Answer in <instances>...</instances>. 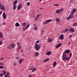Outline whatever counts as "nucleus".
<instances>
[{
  "mask_svg": "<svg viewBox=\"0 0 77 77\" xmlns=\"http://www.w3.org/2000/svg\"><path fill=\"white\" fill-rule=\"evenodd\" d=\"M76 10H72L70 13V15L69 16V17H68V20H69V19H71V18H73L74 17V16L73 15L74 13L75 12Z\"/></svg>",
  "mask_w": 77,
  "mask_h": 77,
  "instance_id": "1",
  "label": "nucleus"
},
{
  "mask_svg": "<svg viewBox=\"0 0 77 77\" xmlns=\"http://www.w3.org/2000/svg\"><path fill=\"white\" fill-rule=\"evenodd\" d=\"M62 57V60H68V56L66 55V53H63Z\"/></svg>",
  "mask_w": 77,
  "mask_h": 77,
  "instance_id": "2",
  "label": "nucleus"
},
{
  "mask_svg": "<svg viewBox=\"0 0 77 77\" xmlns=\"http://www.w3.org/2000/svg\"><path fill=\"white\" fill-rule=\"evenodd\" d=\"M52 20L51 19H49L46 20L45 22H43L42 23L43 25H45V24H48V23H50L51 21Z\"/></svg>",
  "mask_w": 77,
  "mask_h": 77,
  "instance_id": "3",
  "label": "nucleus"
},
{
  "mask_svg": "<svg viewBox=\"0 0 77 77\" xmlns=\"http://www.w3.org/2000/svg\"><path fill=\"white\" fill-rule=\"evenodd\" d=\"M14 47H15V45L12 44L8 46L7 48L8 50H10L12 49V48H14Z\"/></svg>",
  "mask_w": 77,
  "mask_h": 77,
  "instance_id": "4",
  "label": "nucleus"
},
{
  "mask_svg": "<svg viewBox=\"0 0 77 77\" xmlns=\"http://www.w3.org/2000/svg\"><path fill=\"white\" fill-rule=\"evenodd\" d=\"M35 48L36 50H39V48H41V46L38 44H36L35 46Z\"/></svg>",
  "mask_w": 77,
  "mask_h": 77,
  "instance_id": "5",
  "label": "nucleus"
},
{
  "mask_svg": "<svg viewBox=\"0 0 77 77\" xmlns=\"http://www.w3.org/2000/svg\"><path fill=\"white\" fill-rule=\"evenodd\" d=\"M58 39L61 40L63 39H64V35L63 34L61 35L58 37Z\"/></svg>",
  "mask_w": 77,
  "mask_h": 77,
  "instance_id": "6",
  "label": "nucleus"
},
{
  "mask_svg": "<svg viewBox=\"0 0 77 77\" xmlns=\"http://www.w3.org/2000/svg\"><path fill=\"white\" fill-rule=\"evenodd\" d=\"M41 15L40 14H38L37 15L36 17L35 18V21H37V20H38V18H39V17L40 16H41Z\"/></svg>",
  "mask_w": 77,
  "mask_h": 77,
  "instance_id": "7",
  "label": "nucleus"
},
{
  "mask_svg": "<svg viewBox=\"0 0 77 77\" xmlns=\"http://www.w3.org/2000/svg\"><path fill=\"white\" fill-rule=\"evenodd\" d=\"M0 7H1V9H2V10H5V6H4L3 5H1Z\"/></svg>",
  "mask_w": 77,
  "mask_h": 77,
  "instance_id": "8",
  "label": "nucleus"
},
{
  "mask_svg": "<svg viewBox=\"0 0 77 77\" xmlns=\"http://www.w3.org/2000/svg\"><path fill=\"white\" fill-rule=\"evenodd\" d=\"M46 55H48V56H50L51 54V52L50 51L46 53Z\"/></svg>",
  "mask_w": 77,
  "mask_h": 77,
  "instance_id": "9",
  "label": "nucleus"
},
{
  "mask_svg": "<svg viewBox=\"0 0 77 77\" xmlns=\"http://www.w3.org/2000/svg\"><path fill=\"white\" fill-rule=\"evenodd\" d=\"M69 31L71 32H74L75 30L74 29L72 28H71L69 29Z\"/></svg>",
  "mask_w": 77,
  "mask_h": 77,
  "instance_id": "10",
  "label": "nucleus"
},
{
  "mask_svg": "<svg viewBox=\"0 0 77 77\" xmlns=\"http://www.w3.org/2000/svg\"><path fill=\"white\" fill-rule=\"evenodd\" d=\"M53 41V39L50 38H49L48 39V42H51Z\"/></svg>",
  "mask_w": 77,
  "mask_h": 77,
  "instance_id": "11",
  "label": "nucleus"
},
{
  "mask_svg": "<svg viewBox=\"0 0 77 77\" xmlns=\"http://www.w3.org/2000/svg\"><path fill=\"white\" fill-rule=\"evenodd\" d=\"M3 17L4 19H6V14H5V12L3 13Z\"/></svg>",
  "mask_w": 77,
  "mask_h": 77,
  "instance_id": "12",
  "label": "nucleus"
},
{
  "mask_svg": "<svg viewBox=\"0 0 77 77\" xmlns=\"http://www.w3.org/2000/svg\"><path fill=\"white\" fill-rule=\"evenodd\" d=\"M22 7V5L21 4H20L17 7V9L18 10H20L21 8V7Z\"/></svg>",
  "mask_w": 77,
  "mask_h": 77,
  "instance_id": "13",
  "label": "nucleus"
},
{
  "mask_svg": "<svg viewBox=\"0 0 77 77\" xmlns=\"http://www.w3.org/2000/svg\"><path fill=\"white\" fill-rule=\"evenodd\" d=\"M24 59H21L19 61L20 64H21V63H22V62H23L24 61Z\"/></svg>",
  "mask_w": 77,
  "mask_h": 77,
  "instance_id": "14",
  "label": "nucleus"
},
{
  "mask_svg": "<svg viewBox=\"0 0 77 77\" xmlns=\"http://www.w3.org/2000/svg\"><path fill=\"white\" fill-rule=\"evenodd\" d=\"M60 11H63V10H57L56 11V13H57V14H60Z\"/></svg>",
  "mask_w": 77,
  "mask_h": 77,
  "instance_id": "15",
  "label": "nucleus"
},
{
  "mask_svg": "<svg viewBox=\"0 0 77 77\" xmlns=\"http://www.w3.org/2000/svg\"><path fill=\"white\" fill-rule=\"evenodd\" d=\"M17 3H18V1L16 0L14 2V3L13 4V5H16L17 4Z\"/></svg>",
  "mask_w": 77,
  "mask_h": 77,
  "instance_id": "16",
  "label": "nucleus"
},
{
  "mask_svg": "<svg viewBox=\"0 0 77 77\" xmlns=\"http://www.w3.org/2000/svg\"><path fill=\"white\" fill-rule=\"evenodd\" d=\"M61 45H62V44L61 43L59 44L57 46L56 48H57L60 47V46H61Z\"/></svg>",
  "mask_w": 77,
  "mask_h": 77,
  "instance_id": "17",
  "label": "nucleus"
},
{
  "mask_svg": "<svg viewBox=\"0 0 77 77\" xmlns=\"http://www.w3.org/2000/svg\"><path fill=\"white\" fill-rule=\"evenodd\" d=\"M67 31H68V29H66L65 30L61 32V33H66V32H67Z\"/></svg>",
  "mask_w": 77,
  "mask_h": 77,
  "instance_id": "18",
  "label": "nucleus"
},
{
  "mask_svg": "<svg viewBox=\"0 0 77 77\" xmlns=\"http://www.w3.org/2000/svg\"><path fill=\"white\" fill-rule=\"evenodd\" d=\"M8 75H9V72H7V74L5 75V76L4 77H10V76H8Z\"/></svg>",
  "mask_w": 77,
  "mask_h": 77,
  "instance_id": "19",
  "label": "nucleus"
},
{
  "mask_svg": "<svg viewBox=\"0 0 77 77\" xmlns=\"http://www.w3.org/2000/svg\"><path fill=\"white\" fill-rule=\"evenodd\" d=\"M56 65H57V63H56V61H54V64H53V66L54 67H55Z\"/></svg>",
  "mask_w": 77,
  "mask_h": 77,
  "instance_id": "20",
  "label": "nucleus"
},
{
  "mask_svg": "<svg viewBox=\"0 0 77 77\" xmlns=\"http://www.w3.org/2000/svg\"><path fill=\"white\" fill-rule=\"evenodd\" d=\"M39 53H38V52H35V56H36L37 57L38 56V55H39Z\"/></svg>",
  "mask_w": 77,
  "mask_h": 77,
  "instance_id": "21",
  "label": "nucleus"
},
{
  "mask_svg": "<svg viewBox=\"0 0 77 77\" xmlns=\"http://www.w3.org/2000/svg\"><path fill=\"white\" fill-rule=\"evenodd\" d=\"M15 26L16 27H19L20 26V24L18 23H17L15 24Z\"/></svg>",
  "mask_w": 77,
  "mask_h": 77,
  "instance_id": "22",
  "label": "nucleus"
},
{
  "mask_svg": "<svg viewBox=\"0 0 77 77\" xmlns=\"http://www.w3.org/2000/svg\"><path fill=\"white\" fill-rule=\"evenodd\" d=\"M69 56H70V57L68 58V60H69V59H70V58H71V57L72 56V53H71L70 54Z\"/></svg>",
  "mask_w": 77,
  "mask_h": 77,
  "instance_id": "23",
  "label": "nucleus"
},
{
  "mask_svg": "<svg viewBox=\"0 0 77 77\" xmlns=\"http://www.w3.org/2000/svg\"><path fill=\"white\" fill-rule=\"evenodd\" d=\"M36 70V68H33L32 69V72H34V71H35Z\"/></svg>",
  "mask_w": 77,
  "mask_h": 77,
  "instance_id": "24",
  "label": "nucleus"
},
{
  "mask_svg": "<svg viewBox=\"0 0 77 77\" xmlns=\"http://www.w3.org/2000/svg\"><path fill=\"white\" fill-rule=\"evenodd\" d=\"M3 37V34L2 32H0V38H2Z\"/></svg>",
  "mask_w": 77,
  "mask_h": 77,
  "instance_id": "25",
  "label": "nucleus"
},
{
  "mask_svg": "<svg viewBox=\"0 0 77 77\" xmlns=\"http://www.w3.org/2000/svg\"><path fill=\"white\" fill-rule=\"evenodd\" d=\"M56 21L58 22H60V19L59 18H57L56 19Z\"/></svg>",
  "mask_w": 77,
  "mask_h": 77,
  "instance_id": "26",
  "label": "nucleus"
},
{
  "mask_svg": "<svg viewBox=\"0 0 77 77\" xmlns=\"http://www.w3.org/2000/svg\"><path fill=\"white\" fill-rule=\"evenodd\" d=\"M22 25L23 27H24L26 26V23L24 22L22 23Z\"/></svg>",
  "mask_w": 77,
  "mask_h": 77,
  "instance_id": "27",
  "label": "nucleus"
},
{
  "mask_svg": "<svg viewBox=\"0 0 77 77\" xmlns=\"http://www.w3.org/2000/svg\"><path fill=\"white\" fill-rule=\"evenodd\" d=\"M48 60H49V58L47 59L44 61L43 62H45H45H47V61Z\"/></svg>",
  "mask_w": 77,
  "mask_h": 77,
  "instance_id": "28",
  "label": "nucleus"
},
{
  "mask_svg": "<svg viewBox=\"0 0 77 77\" xmlns=\"http://www.w3.org/2000/svg\"><path fill=\"white\" fill-rule=\"evenodd\" d=\"M17 6L15 5H13V9L14 10H15V9H16V8H17Z\"/></svg>",
  "mask_w": 77,
  "mask_h": 77,
  "instance_id": "29",
  "label": "nucleus"
},
{
  "mask_svg": "<svg viewBox=\"0 0 77 77\" xmlns=\"http://www.w3.org/2000/svg\"><path fill=\"white\" fill-rule=\"evenodd\" d=\"M73 26H77V23H75L73 24Z\"/></svg>",
  "mask_w": 77,
  "mask_h": 77,
  "instance_id": "30",
  "label": "nucleus"
},
{
  "mask_svg": "<svg viewBox=\"0 0 77 77\" xmlns=\"http://www.w3.org/2000/svg\"><path fill=\"white\" fill-rule=\"evenodd\" d=\"M53 6H59V4H54L53 5Z\"/></svg>",
  "mask_w": 77,
  "mask_h": 77,
  "instance_id": "31",
  "label": "nucleus"
},
{
  "mask_svg": "<svg viewBox=\"0 0 77 77\" xmlns=\"http://www.w3.org/2000/svg\"><path fill=\"white\" fill-rule=\"evenodd\" d=\"M30 3L29 2L27 4V6H29L30 5Z\"/></svg>",
  "mask_w": 77,
  "mask_h": 77,
  "instance_id": "32",
  "label": "nucleus"
},
{
  "mask_svg": "<svg viewBox=\"0 0 77 77\" xmlns=\"http://www.w3.org/2000/svg\"><path fill=\"white\" fill-rule=\"evenodd\" d=\"M16 59L17 60H19V59H20V58H19V57H16Z\"/></svg>",
  "mask_w": 77,
  "mask_h": 77,
  "instance_id": "33",
  "label": "nucleus"
},
{
  "mask_svg": "<svg viewBox=\"0 0 77 77\" xmlns=\"http://www.w3.org/2000/svg\"><path fill=\"white\" fill-rule=\"evenodd\" d=\"M3 73H4V75H5L6 74V72H5V71H3Z\"/></svg>",
  "mask_w": 77,
  "mask_h": 77,
  "instance_id": "34",
  "label": "nucleus"
},
{
  "mask_svg": "<svg viewBox=\"0 0 77 77\" xmlns=\"http://www.w3.org/2000/svg\"><path fill=\"white\" fill-rule=\"evenodd\" d=\"M13 65L14 66H17V63L15 62H14L13 63Z\"/></svg>",
  "mask_w": 77,
  "mask_h": 77,
  "instance_id": "35",
  "label": "nucleus"
},
{
  "mask_svg": "<svg viewBox=\"0 0 77 77\" xmlns=\"http://www.w3.org/2000/svg\"><path fill=\"white\" fill-rule=\"evenodd\" d=\"M63 53H66L68 54V50H67L66 51H65Z\"/></svg>",
  "mask_w": 77,
  "mask_h": 77,
  "instance_id": "36",
  "label": "nucleus"
},
{
  "mask_svg": "<svg viewBox=\"0 0 77 77\" xmlns=\"http://www.w3.org/2000/svg\"><path fill=\"white\" fill-rule=\"evenodd\" d=\"M29 27V24H28L26 26V29H28V27Z\"/></svg>",
  "mask_w": 77,
  "mask_h": 77,
  "instance_id": "37",
  "label": "nucleus"
},
{
  "mask_svg": "<svg viewBox=\"0 0 77 77\" xmlns=\"http://www.w3.org/2000/svg\"><path fill=\"white\" fill-rule=\"evenodd\" d=\"M0 76H1V77H3V73H1Z\"/></svg>",
  "mask_w": 77,
  "mask_h": 77,
  "instance_id": "38",
  "label": "nucleus"
},
{
  "mask_svg": "<svg viewBox=\"0 0 77 77\" xmlns=\"http://www.w3.org/2000/svg\"><path fill=\"white\" fill-rule=\"evenodd\" d=\"M2 41H0V45H2Z\"/></svg>",
  "mask_w": 77,
  "mask_h": 77,
  "instance_id": "39",
  "label": "nucleus"
},
{
  "mask_svg": "<svg viewBox=\"0 0 77 77\" xmlns=\"http://www.w3.org/2000/svg\"><path fill=\"white\" fill-rule=\"evenodd\" d=\"M23 30L24 31V30H26V27H23Z\"/></svg>",
  "mask_w": 77,
  "mask_h": 77,
  "instance_id": "40",
  "label": "nucleus"
},
{
  "mask_svg": "<svg viewBox=\"0 0 77 77\" xmlns=\"http://www.w3.org/2000/svg\"><path fill=\"white\" fill-rule=\"evenodd\" d=\"M3 65V63H2L0 62V65Z\"/></svg>",
  "mask_w": 77,
  "mask_h": 77,
  "instance_id": "41",
  "label": "nucleus"
},
{
  "mask_svg": "<svg viewBox=\"0 0 77 77\" xmlns=\"http://www.w3.org/2000/svg\"><path fill=\"white\" fill-rule=\"evenodd\" d=\"M35 30H38V28L36 27H35Z\"/></svg>",
  "mask_w": 77,
  "mask_h": 77,
  "instance_id": "42",
  "label": "nucleus"
},
{
  "mask_svg": "<svg viewBox=\"0 0 77 77\" xmlns=\"http://www.w3.org/2000/svg\"><path fill=\"white\" fill-rule=\"evenodd\" d=\"M3 68V66H0V68L1 69H2Z\"/></svg>",
  "mask_w": 77,
  "mask_h": 77,
  "instance_id": "43",
  "label": "nucleus"
},
{
  "mask_svg": "<svg viewBox=\"0 0 77 77\" xmlns=\"http://www.w3.org/2000/svg\"><path fill=\"white\" fill-rule=\"evenodd\" d=\"M70 52V50H68V54Z\"/></svg>",
  "mask_w": 77,
  "mask_h": 77,
  "instance_id": "44",
  "label": "nucleus"
},
{
  "mask_svg": "<svg viewBox=\"0 0 77 77\" xmlns=\"http://www.w3.org/2000/svg\"><path fill=\"white\" fill-rule=\"evenodd\" d=\"M17 44L18 46H20V43L19 42H17Z\"/></svg>",
  "mask_w": 77,
  "mask_h": 77,
  "instance_id": "45",
  "label": "nucleus"
},
{
  "mask_svg": "<svg viewBox=\"0 0 77 77\" xmlns=\"http://www.w3.org/2000/svg\"><path fill=\"white\" fill-rule=\"evenodd\" d=\"M39 42H40V41H39V40H38V41H37L36 42L37 43H39Z\"/></svg>",
  "mask_w": 77,
  "mask_h": 77,
  "instance_id": "46",
  "label": "nucleus"
},
{
  "mask_svg": "<svg viewBox=\"0 0 77 77\" xmlns=\"http://www.w3.org/2000/svg\"><path fill=\"white\" fill-rule=\"evenodd\" d=\"M72 37V35H70L69 36V38H71Z\"/></svg>",
  "mask_w": 77,
  "mask_h": 77,
  "instance_id": "47",
  "label": "nucleus"
},
{
  "mask_svg": "<svg viewBox=\"0 0 77 77\" xmlns=\"http://www.w3.org/2000/svg\"><path fill=\"white\" fill-rule=\"evenodd\" d=\"M4 59V58L3 57H2L1 59V60H2L3 59Z\"/></svg>",
  "mask_w": 77,
  "mask_h": 77,
  "instance_id": "48",
  "label": "nucleus"
},
{
  "mask_svg": "<svg viewBox=\"0 0 77 77\" xmlns=\"http://www.w3.org/2000/svg\"><path fill=\"white\" fill-rule=\"evenodd\" d=\"M2 11H0V15H1L2 14Z\"/></svg>",
  "mask_w": 77,
  "mask_h": 77,
  "instance_id": "49",
  "label": "nucleus"
},
{
  "mask_svg": "<svg viewBox=\"0 0 77 77\" xmlns=\"http://www.w3.org/2000/svg\"><path fill=\"white\" fill-rule=\"evenodd\" d=\"M21 46H20L19 47V50H20V49H21Z\"/></svg>",
  "mask_w": 77,
  "mask_h": 77,
  "instance_id": "50",
  "label": "nucleus"
},
{
  "mask_svg": "<svg viewBox=\"0 0 77 77\" xmlns=\"http://www.w3.org/2000/svg\"><path fill=\"white\" fill-rule=\"evenodd\" d=\"M21 53H23V49H22L21 50Z\"/></svg>",
  "mask_w": 77,
  "mask_h": 77,
  "instance_id": "51",
  "label": "nucleus"
},
{
  "mask_svg": "<svg viewBox=\"0 0 77 77\" xmlns=\"http://www.w3.org/2000/svg\"><path fill=\"white\" fill-rule=\"evenodd\" d=\"M40 10H42V9H44V8H40Z\"/></svg>",
  "mask_w": 77,
  "mask_h": 77,
  "instance_id": "52",
  "label": "nucleus"
},
{
  "mask_svg": "<svg viewBox=\"0 0 77 77\" xmlns=\"http://www.w3.org/2000/svg\"><path fill=\"white\" fill-rule=\"evenodd\" d=\"M32 69H33V68H32L29 69V70H32Z\"/></svg>",
  "mask_w": 77,
  "mask_h": 77,
  "instance_id": "53",
  "label": "nucleus"
},
{
  "mask_svg": "<svg viewBox=\"0 0 77 77\" xmlns=\"http://www.w3.org/2000/svg\"><path fill=\"white\" fill-rule=\"evenodd\" d=\"M28 77H32V75H30L28 76Z\"/></svg>",
  "mask_w": 77,
  "mask_h": 77,
  "instance_id": "54",
  "label": "nucleus"
},
{
  "mask_svg": "<svg viewBox=\"0 0 77 77\" xmlns=\"http://www.w3.org/2000/svg\"><path fill=\"white\" fill-rule=\"evenodd\" d=\"M69 44H70V42H68V45H69Z\"/></svg>",
  "mask_w": 77,
  "mask_h": 77,
  "instance_id": "55",
  "label": "nucleus"
},
{
  "mask_svg": "<svg viewBox=\"0 0 77 77\" xmlns=\"http://www.w3.org/2000/svg\"><path fill=\"white\" fill-rule=\"evenodd\" d=\"M6 24V23H3V25H5Z\"/></svg>",
  "mask_w": 77,
  "mask_h": 77,
  "instance_id": "56",
  "label": "nucleus"
},
{
  "mask_svg": "<svg viewBox=\"0 0 77 77\" xmlns=\"http://www.w3.org/2000/svg\"><path fill=\"white\" fill-rule=\"evenodd\" d=\"M73 2V0H71L70 1V2Z\"/></svg>",
  "mask_w": 77,
  "mask_h": 77,
  "instance_id": "57",
  "label": "nucleus"
},
{
  "mask_svg": "<svg viewBox=\"0 0 77 77\" xmlns=\"http://www.w3.org/2000/svg\"><path fill=\"white\" fill-rule=\"evenodd\" d=\"M46 29V26H45V28H44V29Z\"/></svg>",
  "mask_w": 77,
  "mask_h": 77,
  "instance_id": "58",
  "label": "nucleus"
},
{
  "mask_svg": "<svg viewBox=\"0 0 77 77\" xmlns=\"http://www.w3.org/2000/svg\"><path fill=\"white\" fill-rule=\"evenodd\" d=\"M60 10H63V8H62L61 9H60Z\"/></svg>",
  "mask_w": 77,
  "mask_h": 77,
  "instance_id": "59",
  "label": "nucleus"
},
{
  "mask_svg": "<svg viewBox=\"0 0 77 77\" xmlns=\"http://www.w3.org/2000/svg\"><path fill=\"white\" fill-rule=\"evenodd\" d=\"M33 25H34V26H35L36 25L34 23Z\"/></svg>",
  "mask_w": 77,
  "mask_h": 77,
  "instance_id": "60",
  "label": "nucleus"
},
{
  "mask_svg": "<svg viewBox=\"0 0 77 77\" xmlns=\"http://www.w3.org/2000/svg\"><path fill=\"white\" fill-rule=\"evenodd\" d=\"M42 32H44V30H43L42 31Z\"/></svg>",
  "mask_w": 77,
  "mask_h": 77,
  "instance_id": "61",
  "label": "nucleus"
},
{
  "mask_svg": "<svg viewBox=\"0 0 77 77\" xmlns=\"http://www.w3.org/2000/svg\"><path fill=\"white\" fill-rule=\"evenodd\" d=\"M41 1H42V0H40V1H39V2H41Z\"/></svg>",
  "mask_w": 77,
  "mask_h": 77,
  "instance_id": "62",
  "label": "nucleus"
},
{
  "mask_svg": "<svg viewBox=\"0 0 77 77\" xmlns=\"http://www.w3.org/2000/svg\"><path fill=\"white\" fill-rule=\"evenodd\" d=\"M2 5H1V3L0 2V6H1Z\"/></svg>",
  "mask_w": 77,
  "mask_h": 77,
  "instance_id": "63",
  "label": "nucleus"
},
{
  "mask_svg": "<svg viewBox=\"0 0 77 77\" xmlns=\"http://www.w3.org/2000/svg\"><path fill=\"white\" fill-rule=\"evenodd\" d=\"M73 10H77V9H73Z\"/></svg>",
  "mask_w": 77,
  "mask_h": 77,
  "instance_id": "64",
  "label": "nucleus"
}]
</instances>
